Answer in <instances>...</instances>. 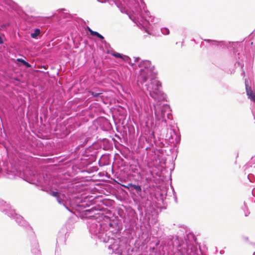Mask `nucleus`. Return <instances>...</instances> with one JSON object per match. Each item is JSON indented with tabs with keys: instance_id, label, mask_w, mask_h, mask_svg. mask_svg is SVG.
Masks as SVG:
<instances>
[{
	"instance_id": "nucleus-46",
	"label": "nucleus",
	"mask_w": 255,
	"mask_h": 255,
	"mask_svg": "<svg viewBox=\"0 0 255 255\" xmlns=\"http://www.w3.org/2000/svg\"><path fill=\"white\" fill-rule=\"evenodd\" d=\"M255 33L251 32L250 35L251 36H255Z\"/></svg>"
},
{
	"instance_id": "nucleus-20",
	"label": "nucleus",
	"mask_w": 255,
	"mask_h": 255,
	"mask_svg": "<svg viewBox=\"0 0 255 255\" xmlns=\"http://www.w3.org/2000/svg\"><path fill=\"white\" fill-rule=\"evenodd\" d=\"M101 148L105 150H110L113 149V144L111 140L107 138H103L99 142Z\"/></svg>"
},
{
	"instance_id": "nucleus-59",
	"label": "nucleus",
	"mask_w": 255,
	"mask_h": 255,
	"mask_svg": "<svg viewBox=\"0 0 255 255\" xmlns=\"http://www.w3.org/2000/svg\"><path fill=\"white\" fill-rule=\"evenodd\" d=\"M0 121L2 122V120L0 117Z\"/></svg>"
},
{
	"instance_id": "nucleus-55",
	"label": "nucleus",
	"mask_w": 255,
	"mask_h": 255,
	"mask_svg": "<svg viewBox=\"0 0 255 255\" xmlns=\"http://www.w3.org/2000/svg\"><path fill=\"white\" fill-rule=\"evenodd\" d=\"M87 141H86V140H85L84 142H83V144H84L85 143H87Z\"/></svg>"
},
{
	"instance_id": "nucleus-48",
	"label": "nucleus",
	"mask_w": 255,
	"mask_h": 255,
	"mask_svg": "<svg viewBox=\"0 0 255 255\" xmlns=\"http://www.w3.org/2000/svg\"><path fill=\"white\" fill-rule=\"evenodd\" d=\"M162 34H163L164 35H168V34H169V33H168V32H167V33H162Z\"/></svg>"
},
{
	"instance_id": "nucleus-1",
	"label": "nucleus",
	"mask_w": 255,
	"mask_h": 255,
	"mask_svg": "<svg viewBox=\"0 0 255 255\" xmlns=\"http://www.w3.org/2000/svg\"><path fill=\"white\" fill-rule=\"evenodd\" d=\"M107 200H99L93 196H75L70 202L75 211L81 219H91L89 222V231L92 238L103 242L117 255H128L129 246L125 238L121 236L123 224L117 218L111 219L103 211L107 206Z\"/></svg>"
},
{
	"instance_id": "nucleus-10",
	"label": "nucleus",
	"mask_w": 255,
	"mask_h": 255,
	"mask_svg": "<svg viewBox=\"0 0 255 255\" xmlns=\"http://www.w3.org/2000/svg\"><path fill=\"white\" fill-rule=\"evenodd\" d=\"M142 179H135L123 185L132 195L143 199L144 197L145 188Z\"/></svg>"
},
{
	"instance_id": "nucleus-28",
	"label": "nucleus",
	"mask_w": 255,
	"mask_h": 255,
	"mask_svg": "<svg viewBox=\"0 0 255 255\" xmlns=\"http://www.w3.org/2000/svg\"><path fill=\"white\" fill-rule=\"evenodd\" d=\"M16 61L21 65H22L25 66L26 67L29 68L31 66L30 63H29L28 62L26 61L22 58H17L16 59Z\"/></svg>"
},
{
	"instance_id": "nucleus-3",
	"label": "nucleus",
	"mask_w": 255,
	"mask_h": 255,
	"mask_svg": "<svg viewBox=\"0 0 255 255\" xmlns=\"http://www.w3.org/2000/svg\"><path fill=\"white\" fill-rule=\"evenodd\" d=\"M166 149L161 148L146 149V157L144 159V167L142 174L145 175V180L148 183L154 180L157 177H160L163 165L165 164L166 159L164 156Z\"/></svg>"
},
{
	"instance_id": "nucleus-25",
	"label": "nucleus",
	"mask_w": 255,
	"mask_h": 255,
	"mask_svg": "<svg viewBox=\"0 0 255 255\" xmlns=\"http://www.w3.org/2000/svg\"><path fill=\"white\" fill-rule=\"evenodd\" d=\"M11 27V23L9 22H6L2 23L0 26V30L6 31L9 30Z\"/></svg>"
},
{
	"instance_id": "nucleus-29",
	"label": "nucleus",
	"mask_w": 255,
	"mask_h": 255,
	"mask_svg": "<svg viewBox=\"0 0 255 255\" xmlns=\"http://www.w3.org/2000/svg\"><path fill=\"white\" fill-rule=\"evenodd\" d=\"M102 94V93L101 92H98L97 91H90L89 92V96H91L93 97H101V95Z\"/></svg>"
},
{
	"instance_id": "nucleus-56",
	"label": "nucleus",
	"mask_w": 255,
	"mask_h": 255,
	"mask_svg": "<svg viewBox=\"0 0 255 255\" xmlns=\"http://www.w3.org/2000/svg\"><path fill=\"white\" fill-rule=\"evenodd\" d=\"M251 44L252 45H253V41H252V42H251Z\"/></svg>"
},
{
	"instance_id": "nucleus-40",
	"label": "nucleus",
	"mask_w": 255,
	"mask_h": 255,
	"mask_svg": "<svg viewBox=\"0 0 255 255\" xmlns=\"http://www.w3.org/2000/svg\"><path fill=\"white\" fill-rule=\"evenodd\" d=\"M4 42L2 37L0 35V45L3 44Z\"/></svg>"
},
{
	"instance_id": "nucleus-2",
	"label": "nucleus",
	"mask_w": 255,
	"mask_h": 255,
	"mask_svg": "<svg viewBox=\"0 0 255 255\" xmlns=\"http://www.w3.org/2000/svg\"><path fill=\"white\" fill-rule=\"evenodd\" d=\"M164 101H155L153 104L154 114L156 119V131L159 132L161 141L163 143H178L180 141V135L170 126L167 124V119H171L172 115L170 106L168 104L164 103Z\"/></svg>"
},
{
	"instance_id": "nucleus-21",
	"label": "nucleus",
	"mask_w": 255,
	"mask_h": 255,
	"mask_svg": "<svg viewBox=\"0 0 255 255\" xmlns=\"http://www.w3.org/2000/svg\"><path fill=\"white\" fill-rule=\"evenodd\" d=\"M111 155L110 154H103L101 156L98 161V163L100 166L103 167L111 164Z\"/></svg>"
},
{
	"instance_id": "nucleus-6",
	"label": "nucleus",
	"mask_w": 255,
	"mask_h": 255,
	"mask_svg": "<svg viewBox=\"0 0 255 255\" xmlns=\"http://www.w3.org/2000/svg\"><path fill=\"white\" fill-rule=\"evenodd\" d=\"M66 11L65 9H60L58 10L57 17L59 18L58 23L63 30L66 32H77L78 30L82 32L84 29H87L88 32H96L87 26L82 19L72 15L67 12H64Z\"/></svg>"
},
{
	"instance_id": "nucleus-53",
	"label": "nucleus",
	"mask_w": 255,
	"mask_h": 255,
	"mask_svg": "<svg viewBox=\"0 0 255 255\" xmlns=\"http://www.w3.org/2000/svg\"><path fill=\"white\" fill-rule=\"evenodd\" d=\"M252 161H254V160L255 161V158L254 159V158H252Z\"/></svg>"
},
{
	"instance_id": "nucleus-5",
	"label": "nucleus",
	"mask_w": 255,
	"mask_h": 255,
	"mask_svg": "<svg viewBox=\"0 0 255 255\" xmlns=\"http://www.w3.org/2000/svg\"><path fill=\"white\" fill-rule=\"evenodd\" d=\"M0 211L4 213L11 219L14 220L18 226L22 227L33 237L31 240V253L33 255H41L38 241L34 238V233L33 231V229L29 223L24 220L22 216L17 214L15 210L12 209L9 204L6 203V202L1 199H0Z\"/></svg>"
},
{
	"instance_id": "nucleus-39",
	"label": "nucleus",
	"mask_w": 255,
	"mask_h": 255,
	"mask_svg": "<svg viewBox=\"0 0 255 255\" xmlns=\"http://www.w3.org/2000/svg\"><path fill=\"white\" fill-rule=\"evenodd\" d=\"M252 176H254V175L252 174H249L248 175V178L249 179V180L251 181V182H252V179H251V177Z\"/></svg>"
},
{
	"instance_id": "nucleus-24",
	"label": "nucleus",
	"mask_w": 255,
	"mask_h": 255,
	"mask_svg": "<svg viewBox=\"0 0 255 255\" xmlns=\"http://www.w3.org/2000/svg\"><path fill=\"white\" fill-rule=\"evenodd\" d=\"M141 3L142 4V6H143V11L145 13V17H144L143 16V17L144 18H146L147 20L149 19V21H152V19H150V18H151V16L150 15V12L146 8V5H145V3L144 2H143L142 3V0H141ZM149 24V23H147L146 25H145L144 27H142V26L140 25L139 26H138L140 29H141V28H143V29L145 30V32H149L146 28L147 25Z\"/></svg>"
},
{
	"instance_id": "nucleus-27",
	"label": "nucleus",
	"mask_w": 255,
	"mask_h": 255,
	"mask_svg": "<svg viewBox=\"0 0 255 255\" xmlns=\"http://www.w3.org/2000/svg\"><path fill=\"white\" fill-rule=\"evenodd\" d=\"M179 231L177 233L179 235V237H180V236H181L185 238V236H186V234H187L186 227L184 226H180L179 227Z\"/></svg>"
},
{
	"instance_id": "nucleus-61",
	"label": "nucleus",
	"mask_w": 255,
	"mask_h": 255,
	"mask_svg": "<svg viewBox=\"0 0 255 255\" xmlns=\"http://www.w3.org/2000/svg\"><path fill=\"white\" fill-rule=\"evenodd\" d=\"M255 32V29L254 31H253V32Z\"/></svg>"
},
{
	"instance_id": "nucleus-13",
	"label": "nucleus",
	"mask_w": 255,
	"mask_h": 255,
	"mask_svg": "<svg viewBox=\"0 0 255 255\" xmlns=\"http://www.w3.org/2000/svg\"><path fill=\"white\" fill-rule=\"evenodd\" d=\"M51 195L55 197L57 201L61 205H62L68 211L72 213L75 214L74 208H73L72 206L70 204V202L73 199V198L75 196L79 197H85L80 194H74L71 197H69V200H66L67 198L64 194H62L58 191H52L51 193Z\"/></svg>"
},
{
	"instance_id": "nucleus-51",
	"label": "nucleus",
	"mask_w": 255,
	"mask_h": 255,
	"mask_svg": "<svg viewBox=\"0 0 255 255\" xmlns=\"http://www.w3.org/2000/svg\"><path fill=\"white\" fill-rule=\"evenodd\" d=\"M252 51H253V56H254L255 49H253Z\"/></svg>"
},
{
	"instance_id": "nucleus-34",
	"label": "nucleus",
	"mask_w": 255,
	"mask_h": 255,
	"mask_svg": "<svg viewBox=\"0 0 255 255\" xmlns=\"http://www.w3.org/2000/svg\"><path fill=\"white\" fill-rule=\"evenodd\" d=\"M42 33H31V37L34 39H38L41 36Z\"/></svg>"
},
{
	"instance_id": "nucleus-45",
	"label": "nucleus",
	"mask_w": 255,
	"mask_h": 255,
	"mask_svg": "<svg viewBox=\"0 0 255 255\" xmlns=\"http://www.w3.org/2000/svg\"><path fill=\"white\" fill-rule=\"evenodd\" d=\"M242 75L243 76H245V71H244V70H242Z\"/></svg>"
},
{
	"instance_id": "nucleus-8",
	"label": "nucleus",
	"mask_w": 255,
	"mask_h": 255,
	"mask_svg": "<svg viewBox=\"0 0 255 255\" xmlns=\"http://www.w3.org/2000/svg\"><path fill=\"white\" fill-rule=\"evenodd\" d=\"M204 40L208 42H211V44L212 45H215L217 46H220L223 48H224L225 47L227 48L228 49L231 48V50H232L233 51V52L235 54L237 53L239 58V61L237 62L238 64L240 65L242 69H243V67L244 65V61H246V60H247V56H245L244 54H243V56L241 55V54L239 52L240 50L242 49L243 48L242 42H240L238 41L232 42L230 41H219L217 40H212L210 39H204Z\"/></svg>"
},
{
	"instance_id": "nucleus-54",
	"label": "nucleus",
	"mask_w": 255,
	"mask_h": 255,
	"mask_svg": "<svg viewBox=\"0 0 255 255\" xmlns=\"http://www.w3.org/2000/svg\"><path fill=\"white\" fill-rule=\"evenodd\" d=\"M174 198H175V201L176 202L177 201V197L176 196L174 197Z\"/></svg>"
},
{
	"instance_id": "nucleus-16",
	"label": "nucleus",
	"mask_w": 255,
	"mask_h": 255,
	"mask_svg": "<svg viewBox=\"0 0 255 255\" xmlns=\"http://www.w3.org/2000/svg\"><path fill=\"white\" fill-rule=\"evenodd\" d=\"M183 246H186L187 248H182L181 251V255H199V252L200 250H198L197 247H195L192 245H186L183 244ZM200 255H206L204 254H201Z\"/></svg>"
},
{
	"instance_id": "nucleus-43",
	"label": "nucleus",
	"mask_w": 255,
	"mask_h": 255,
	"mask_svg": "<svg viewBox=\"0 0 255 255\" xmlns=\"http://www.w3.org/2000/svg\"><path fill=\"white\" fill-rule=\"evenodd\" d=\"M243 239L246 241H247L249 240V238L247 237H243Z\"/></svg>"
},
{
	"instance_id": "nucleus-47",
	"label": "nucleus",
	"mask_w": 255,
	"mask_h": 255,
	"mask_svg": "<svg viewBox=\"0 0 255 255\" xmlns=\"http://www.w3.org/2000/svg\"><path fill=\"white\" fill-rule=\"evenodd\" d=\"M164 28L166 30V31H167L166 32H169V29H167V28L164 27Z\"/></svg>"
},
{
	"instance_id": "nucleus-33",
	"label": "nucleus",
	"mask_w": 255,
	"mask_h": 255,
	"mask_svg": "<svg viewBox=\"0 0 255 255\" xmlns=\"http://www.w3.org/2000/svg\"><path fill=\"white\" fill-rule=\"evenodd\" d=\"M91 35L93 36H95L99 38L102 41L105 40L104 36L101 35L100 33H89Z\"/></svg>"
},
{
	"instance_id": "nucleus-7",
	"label": "nucleus",
	"mask_w": 255,
	"mask_h": 255,
	"mask_svg": "<svg viewBox=\"0 0 255 255\" xmlns=\"http://www.w3.org/2000/svg\"><path fill=\"white\" fill-rule=\"evenodd\" d=\"M123 219L125 226L124 234L128 235V237L130 238V235L134 231L135 227L137 225L138 220L137 215L135 211L130 207L126 208L125 213L123 215H120Z\"/></svg>"
},
{
	"instance_id": "nucleus-4",
	"label": "nucleus",
	"mask_w": 255,
	"mask_h": 255,
	"mask_svg": "<svg viewBox=\"0 0 255 255\" xmlns=\"http://www.w3.org/2000/svg\"><path fill=\"white\" fill-rule=\"evenodd\" d=\"M140 68L139 78L142 83H145L149 80L150 83L145 84L150 96L155 101H164L166 95L161 90V83L156 79L157 72L154 70V66L149 60H142L138 64Z\"/></svg>"
},
{
	"instance_id": "nucleus-12",
	"label": "nucleus",
	"mask_w": 255,
	"mask_h": 255,
	"mask_svg": "<svg viewBox=\"0 0 255 255\" xmlns=\"http://www.w3.org/2000/svg\"><path fill=\"white\" fill-rule=\"evenodd\" d=\"M96 144L89 145L82 153L80 159L83 161V163L86 165H89L96 161L98 155V151L95 149Z\"/></svg>"
},
{
	"instance_id": "nucleus-38",
	"label": "nucleus",
	"mask_w": 255,
	"mask_h": 255,
	"mask_svg": "<svg viewBox=\"0 0 255 255\" xmlns=\"http://www.w3.org/2000/svg\"><path fill=\"white\" fill-rule=\"evenodd\" d=\"M74 189L73 187H71V186L68 187V189H67L68 193H72L74 192Z\"/></svg>"
},
{
	"instance_id": "nucleus-60",
	"label": "nucleus",
	"mask_w": 255,
	"mask_h": 255,
	"mask_svg": "<svg viewBox=\"0 0 255 255\" xmlns=\"http://www.w3.org/2000/svg\"><path fill=\"white\" fill-rule=\"evenodd\" d=\"M220 254H222V251H220Z\"/></svg>"
},
{
	"instance_id": "nucleus-22",
	"label": "nucleus",
	"mask_w": 255,
	"mask_h": 255,
	"mask_svg": "<svg viewBox=\"0 0 255 255\" xmlns=\"http://www.w3.org/2000/svg\"><path fill=\"white\" fill-rule=\"evenodd\" d=\"M245 83L246 93L248 98L250 99L251 101L255 103V93L252 91L251 87L249 85L248 80L246 79Z\"/></svg>"
},
{
	"instance_id": "nucleus-52",
	"label": "nucleus",
	"mask_w": 255,
	"mask_h": 255,
	"mask_svg": "<svg viewBox=\"0 0 255 255\" xmlns=\"http://www.w3.org/2000/svg\"><path fill=\"white\" fill-rule=\"evenodd\" d=\"M252 194H253V195L254 196H255V194H254V190H252Z\"/></svg>"
},
{
	"instance_id": "nucleus-18",
	"label": "nucleus",
	"mask_w": 255,
	"mask_h": 255,
	"mask_svg": "<svg viewBox=\"0 0 255 255\" xmlns=\"http://www.w3.org/2000/svg\"><path fill=\"white\" fill-rule=\"evenodd\" d=\"M69 233L66 228H62L58 234L57 243L60 245H65L66 239L68 238Z\"/></svg>"
},
{
	"instance_id": "nucleus-31",
	"label": "nucleus",
	"mask_w": 255,
	"mask_h": 255,
	"mask_svg": "<svg viewBox=\"0 0 255 255\" xmlns=\"http://www.w3.org/2000/svg\"><path fill=\"white\" fill-rule=\"evenodd\" d=\"M14 166V170H15L16 171H20L21 170V167L23 166V164L22 162L18 160L17 162L15 163V165Z\"/></svg>"
},
{
	"instance_id": "nucleus-26",
	"label": "nucleus",
	"mask_w": 255,
	"mask_h": 255,
	"mask_svg": "<svg viewBox=\"0 0 255 255\" xmlns=\"http://www.w3.org/2000/svg\"><path fill=\"white\" fill-rule=\"evenodd\" d=\"M4 4H5L4 7L6 9H7V10L10 11V10H15V5H14V3H12V1L8 0L7 2H5Z\"/></svg>"
},
{
	"instance_id": "nucleus-19",
	"label": "nucleus",
	"mask_w": 255,
	"mask_h": 255,
	"mask_svg": "<svg viewBox=\"0 0 255 255\" xmlns=\"http://www.w3.org/2000/svg\"><path fill=\"white\" fill-rule=\"evenodd\" d=\"M107 53L108 54H111V55L114 56L115 58H120L122 59L124 61L126 62H128L129 64H130V58L128 56L124 55L123 54L117 52L116 51H114V50H112L111 52H110V50H107ZM134 63H131L132 65H133Z\"/></svg>"
},
{
	"instance_id": "nucleus-50",
	"label": "nucleus",
	"mask_w": 255,
	"mask_h": 255,
	"mask_svg": "<svg viewBox=\"0 0 255 255\" xmlns=\"http://www.w3.org/2000/svg\"><path fill=\"white\" fill-rule=\"evenodd\" d=\"M1 126H2V128H2L3 129V130H4V133H6V132H5V131H4V128H3V125H2V124H1Z\"/></svg>"
},
{
	"instance_id": "nucleus-49",
	"label": "nucleus",
	"mask_w": 255,
	"mask_h": 255,
	"mask_svg": "<svg viewBox=\"0 0 255 255\" xmlns=\"http://www.w3.org/2000/svg\"><path fill=\"white\" fill-rule=\"evenodd\" d=\"M1 126H2V128H2L3 129V130H4V133H6V132H5V131H4V128H3V125H2V124H1Z\"/></svg>"
},
{
	"instance_id": "nucleus-30",
	"label": "nucleus",
	"mask_w": 255,
	"mask_h": 255,
	"mask_svg": "<svg viewBox=\"0 0 255 255\" xmlns=\"http://www.w3.org/2000/svg\"><path fill=\"white\" fill-rule=\"evenodd\" d=\"M82 148V150H85V149L84 148L83 144H80L79 145H78L74 149V152L75 153V154H78L79 155L80 154V150Z\"/></svg>"
},
{
	"instance_id": "nucleus-36",
	"label": "nucleus",
	"mask_w": 255,
	"mask_h": 255,
	"mask_svg": "<svg viewBox=\"0 0 255 255\" xmlns=\"http://www.w3.org/2000/svg\"><path fill=\"white\" fill-rule=\"evenodd\" d=\"M121 155L124 158H125L127 160H128L130 158V156L129 154L123 152L121 153Z\"/></svg>"
},
{
	"instance_id": "nucleus-44",
	"label": "nucleus",
	"mask_w": 255,
	"mask_h": 255,
	"mask_svg": "<svg viewBox=\"0 0 255 255\" xmlns=\"http://www.w3.org/2000/svg\"><path fill=\"white\" fill-rule=\"evenodd\" d=\"M113 3H115V5H116L117 6V7H119L118 4L117 2H116L115 1H113Z\"/></svg>"
},
{
	"instance_id": "nucleus-32",
	"label": "nucleus",
	"mask_w": 255,
	"mask_h": 255,
	"mask_svg": "<svg viewBox=\"0 0 255 255\" xmlns=\"http://www.w3.org/2000/svg\"><path fill=\"white\" fill-rule=\"evenodd\" d=\"M242 209L244 211L245 216L248 217L250 214V212L249 211L248 206L245 202H244V207H242Z\"/></svg>"
},
{
	"instance_id": "nucleus-41",
	"label": "nucleus",
	"mask_w": 255,
	"mask_h": 255,
	"mask_svg": "<svg viewBox=\"0 0 255 255\" xmlns=\"http://www.w3.org/2000/svg\"><path fill=\"white\" fill-rule=\"evenodd\" d=\"M134 62H137L139 60V57H134Z\"/></svg>"
},
{
	"instance_id": "nucleus-11",
	"label": "nucleus",
	"mask_w": 255,
	"mask_h": 255,
	"mask_svg": "<svg viewBox=\"0 0 255 255\" xmlns=\"http://www.w3.org/2000/svg\"><path fill=\"white\" fill-rule=\"evenodd\" d=\"M28 174L29 176L25 177L24 180L31 184L41 186V190H44L43 187L49 182L47 175L39 173L35 170L29 171Z\"/></svg>"
},
{
	"instance_id": "nucleus-37",
	"label": "nucleus",
	"mask_w": 255,
	"mask_h": 255,
	"mask_svg": "<svg viewBox=\"0 0 255 255\" xmlns=\"http://www.w3.org/2000/svg\"><path fill=\"white\" fill-rule=\"evenodd\" d=\"M101 42L103 44H104V45H105V48L106 49H108L109 48H110L111 46H110V44L108 43L105 40H103V41H102Z\"/></svg>"
},
{
	"instance_id": "nucleus-14",
	"label": "nucleus",
	"mask_w": 255,
	"mask_h": 255,
	"mask_svg": "<svg viewBox=\"0 0 255 255\" xmlns=\"http://www.w3.org/2000/svg\"><path fill=\"white\" fill-rule=\"evenodd\" d=\"M145 139L146 141L150 143V144H152V143H154L156 146L155 148L165 149V143H163V141H161L160 136L158 137V139H156L154 131H149L148 134H147L145 136ZM146 148L147 149H149L151 148L148 149V148L146 147L145 149ZM151 148H154L152 147Z\"/></svg>"
},
{
	"instance_id": "nucleus-57",
	"label": "nucleus",
	"mask_w": 255,
	"mask_h": 255,
	"mask_svg": "<svg viewBox=\"0 0 255 255\" xmlns=\"http://www.w3.org/2000/svg\"><path fill=\"white\" fill-rule=\"evenodd\" d=\"M17 34H18V36H20V34H20V33L17 32Z\"/></svg>"
},
{
	"instance_id": "nucleus-17",
	"label": "nucleus",
	"mask_w": 255,
	"mask_h": 255,
	"mask_svg": "<svg viewBox=\"0 0 255 255\" xmlns=\"http://www.w3.org/2000/svg\"><path fill=\"white\" fill-rule=\"evenodd\" d=\"M96 123L101 129L104 131H108L112 128L110 121L105 117H100L96 120Z\"/></svg>"
},
{
	"instance_id": "nucleus-9",
	"label": "nucleus",
	"mask_w": 255,
	"mask_h": 255,
	"mask_svg": "<svg viewBox=\"0 0 255 255\" xmlns=\"http://www.w3.org/2000/svg\"><path fill=\"white\" fill-rule=\"evenodd\" d=\"M186 237L187 240L185 239L186 241H185L182 239V237H179V236H176L175 237L171 236L169 238L170 241L169 244L171 245L173 248L176 249L178 251V255H181V251L182 248H187L186 246H183V244L188 246L192 245L195 247H197L198 250H200L198 255H200L201 254H203L201 251L200 246L194 245L193 243H191L193 241L194 242H196V238L193 233L190 232L187 233L186 234Z\"/></svg>"
},
{
	"instance_id": "nucleus-15",
	"label": "nucleus",
	"mask_w": 255,
	"mask_h": 255,
	"mask_svg": "<svg viewBox=\"0 0 255 255\" xmlns=\"http://www.w3.org/2000/svg\"><path fill=\"white\" fill-rule=\"evenodd\" d=\"M143 168L138 166V163L136 164H130L129 166V174L133 177L136 178L135 179H144L145 175L142 174Z\"/></svg>"
},
{
	"instance_id": "nucleus-35",
	"label": "nucleus",
	"mask_w": 255,
	"mask_h": 255,
	"mask_svg": "<svg viewBox=\"0 0 255 255\" xmlns=\"http://www.w3.org/2000/svg\"><path fill=\"white\" fill-rule=\"evenodd\" d=\"M120 160L121 161V166H125L128 164V161L125 160L122 156H120Z\"/></svg>"
},
{
	"instance_id": "nucleus-58",
	"label": "nucleus",
	"mask_w": 255,
	"mask_h": 255,
	"mask_svg": "<svg viewBox=\"0 0 255 255\" xmlns=\"http://www.w3.org/2000/svg\"><path fill=\"white\" fill-rule=\"evenodd\" d=\"M121 11L122 12H123V10L122 9H121Z\"/></svg>"
},
{
	"instance_id": "nucleus-23",
	"label": "nucleus",
	"mask_w": 255,
	"mask_h": 255,
	"mask_svg": "<svg viewBox=\"0 0 255 255\" xmlns=\"http://www.w3.org/2000/svg\"><path fill=\"white\" fill-rule=\"evenodd\" d=\"M161 35L158 33H145L142 36V39L145 41H153Z\"/></svg>"
},
{
	"instance_id": "nucleus-42",
	"label": "nucleus",
	"mask_w": 255,
	"mask_h": 255,
	"mask_svg": "<svg viewBox=\"0 0 255 255\" xmlns=\"http://www.w3.org/2000/svg\"><path fill=\"white\" fill-rule=\"evenodd\" d=\"M33 32H40V30L39 28H36L33 30Z\"/></svg>"
}]
</instances>
